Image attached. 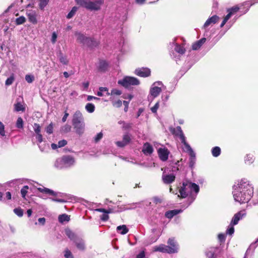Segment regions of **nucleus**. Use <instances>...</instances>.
<instances>
[{
    "instance_id": "obj_31",
    "label": "nucleus",
    "mask_w": 258,
    "mask_h": 258,
    "mask_svg": "<svg viewBox=\"0 0 258 258\" xmlns=\"http://www.w3.org/2000/svg\"><path fill=\"white\" fill-rule=\"evenodd\" d=\"M116 231L118 233L122 235H124L128 232V229L125 225H122L117 227Z\"/></svg>"
},
{
    "instance_id": "obj_42",
    "label": "nucleus",
    "mask_w": 258,
    "mask_h": 258,
    "mask_svg": "<svg viewBox=\"0 0 258 258\" xmlns=\"http://www.w3.org/2000/svg\"><path fill=\"white\" fill-rule=\"evenodd\" d=\"M59 60L63 64H68L69 61L66 56H64L61 53H59Z\"/></svg>"
},
{
    "instance_id": "obj_34",
    "label": "nucleus",
    "mask_w": 258,
    "mask_h": 258,
    "mask_svg": "<svg viewBox=\"0 0 258 258\" xmlns=\"http://www.w3.org/2000/svg\"><path fill=\"white\" fill-rule=\"evenodd\" d=\"M254 160L253 155L250 154H247L244 158L245 163L248 165L254 162Z\"/></svg>"
},
{
    "instance_id": "obj_16",
    "label": "nucleus",
    "mask_w": 258,
    "mask_h": 258,
    "mask_svg": "<svg viewBox=\"0 0 258 258\" xmlns=\"http://www.w3.org/2000/svg\"><path fill=\"white\" fill-rule=\"evenodd\" d=\"M162 91L161 87L155 86L154 85H152L150 89V95L155 98L158 97Z\"/></svg>"
},
{
    "instance_id": "obj_15",
    "label": "nucleus",
    "mask_w": 258,
    "mask_h": 258,
    "mask_svg": "<svg viewBox=\"0 0 258 258\" xmlns=\"http://www.w3.org/2000/svg\"><path fill=\"white\" fill-rule=\"evenodd\" d=\"M220 18L216 15H213L209 17L204 23L203 28L206 29L211 25H214L218 22Z\"/></svg>"
},
{
    "instance_id": "obj_44",
    "label": "nucleus",
    "mask_w": 258,
    "mask_h": 258,
    "mask_svg": "<svg viewBox=\"0 0 258 258\" xmlns=\"http://www.w3.org/2000/svg\"><path fill=\"white\" fill-rule=\"evenodd\" d=\"M26 22V18L25 17L22 16L16 18L15 23L17 25H20L24 24Z\"/></svg>"
},
{
    "instance_id": "obj_64",
    "label": "nucleus",
    "mask_w": 258,
    "mask_h": 258,
    "mask_svg": "<svg viewBox=\"0 0 258 258\" xmlns=\"http://www.w3.org/2000/svg\"><path fill=\"white\" fill-rule=\"evenodd\" d=\"M122 103V101L120 100H118L113 102V105L118 108L121 106Z\"/></svg>"
},
{
    "instance_id": "obj_36",
    "label": "nucleus",
    "mask_w": 258,
    "mask_h": 258,
    "mask_svg": "<svg viewBox=\"0 0 258 258\" xmlns=\"http://www.w3.org/2000/svg\"><path fill=\"white\" fill-rule=\"evenodd\" d=\"M71 128L72 126L70 125L66 124L61 127L60 131L62 134H66L69 133L71 131Z\"/></svg>"
},
{
    "instance_id": "obj_9",
    "label": "nucleus",
    "mask_w": 258,
    "mask_h": 258,
    "mask_svg": "<svg viewBox=\"0 0 258 258\" xmlns=\"http://www.w3.org/2000/svg\"><path fill=\"white\" fill-rule=\"evenodd\" d=\"M167 243L168 244L167 246L169 254L175 253L178 252V245L174 238H169L167 241Z\"/></svg>"
},
{
    "instance_id": "obj_29",
    "label": "nucleus",
    "mask_w": 258,
    "mask_h": 258,
    "mask_svg": "<svg viewBox=\"0 0 258 258\" xmlns=\"http://www.w3.org/2000/svg\"><path fill=\"white\" fill-rule=\"evenodd\" d=\"M108 67V63L106 60H100L98 66V69L100 72H105L107 70Z\"/></svg>"
},
{
    "instance_id": "obj_25",
    "label": "nucleus",
    "mask_w": 258,
    "mask_h": 258,
    "mask_svg": "<svg viewBox=\"0 0 258 258\" xmlns=\"http://www.w3.org/2000/svg\"><path fill=\"white\" fill-rule=\"evenodd\" d=\"M84 45H86L90 48H93L96 47L98 45V43L95 39L88 37Z\"/></svg>"
},
{
    "instance_id": "obj_11",
    "label": "nucleus",
    "mask_w": 258,
    "mask_h": 258,
    "mask_svg": "<svg viewBox=\"0 0 258 258\" xmlns=\"http://www.w3.org/2000/svg\"><path fill=\"white\" fill-rule=\"evenodd\" d=\"M134 73L140 77L146 78L151 75V70L148 68H139L135 70Z\"/></svg>"
},
{
    "instance_id": "obj_7",
    "label": "nucleus",
    "mask_w": 258,
    "mask_h": 258,
    "mask_svg": "<svg viewBox=\"0 0 258 258\" xmlns=\"http://www.w3.org/2000/svg\"><path fill=\"white\" fill-rule=\"evenodd\" d=\"M184 151L187 152L189 156V167L191 169L194 167L196 161V153L191 148L189 144L186 145L184 146Z\"/></svg>"
},
{
    "instance_id": "obj_2",
    "label": "nucleus",
    "mask_w": 258,
    "mask_h": 258,
    "mask_svg": "<svg viewBox=\"0 0 258 258\" xmlns=\"http://www.w3.org/2000/svg\"><path fill=\"white\" fill-rule=\"evenodd\" d=\"M199 191L200 186L198 184L186 180L183 181L182 185L179 189L180 195L178 197L182 199L188 196L190 197L192 199V201L188 204L189 205L195 200Z\"/></svg>"
},
{
    "instance_id": "obj_59",
    "label": "nucleus",
    "mask_w": 258,
    "mask_h": 258,
    "mask_svg": "<svg viewBox=\"0 0 258 258\" xmlns=\"http://www.w3.org/2000/svg\"><path fill=\"white\" fill-rule=\"evenodd\" d=\"M159 107V102H157L156 103V104L154 105V106L151 108V111L154 113H156Z\"/></svg>"
},
{
    "instance_id": "obj_54",
    "label": "nucleus",
    "mask_w": 258,
    "mask_h": 258,
    "mask_svg": "<svg viewBox=\"0 0 258 258\" xmlns=\"http://www.w3.org/2000/svg\"><path fill=\"white\" fill-rule=\"evenodd\" d=\"M103 136V135L102 132H100V133H98L94 137L95 142L98 143V142H99L101 140V139L102 138Z\"/></svg>"
},
{
    "instance_id": "obj_56",
    "label": "nucleus",
    "mask_w": 258,
    "mask_h": 258,
    "mask_svg": "<svg viewBox=\"0 0 258 258\" xmlns=\"http://www.w3.org/2000/svg\"><path fill=\"white\" fill-rule=\"evenodd\" d=\"M122 93L121 91L119 90L116 89H113L111 93H110V95H120Z\"/></svg>"
},
{
    "instance_id": "obj_12",
    "label": "nucleus",
    "mask_w": 258,
    "mask_h": 258,
    "mask_svg": "<svg viewBox=\"0 0 258 258\" xmlns=\"http://www.w3.org/2000/svg\"><path fill=\"white\" fill-rule=\"evenodd\" d=\"M26 15L28 17L29 21L33 24H36L37 23V14L35 10H27Z\"/></svg>"
},
{
    "instance_id": "obj_39",
    "label": "nucleus",
    "mask_w": 258,
    "mask_h": 258,
    "mask_svg": "<svg viewBox=\"0 0 258 258\" xmlns=\"http://www.w3.org/2000/svg\"><path fill=\"white\" fill-rule=\"evenodd\" d=\"M106 92L107 95H110V93L108 92V89L106 87H99V91H98L97 95L99 97L103 96V92Z\"/></svg>"
},
{
    "instance_id": "obj_43",
    "label": "nucleus",
    "mask_w": 258,
    "mask_h": 258,
    "mask_svg": "<svg viewBox=\"0 0 258 258\" xmlns=\"http://www.w3.org/2000/svg\"><path fill=\"white\" fill-rule=\"evenodd\" d=\"M16 126L18 128H23L24 127V121L22 117H19L17 120Z\"/></svg>"
},
{
    "instance_id": "obj_14",
    "label": "nucleus",
    "mask_w": 258,
    "mask_h": 258,
    "mask_svg": "<svg viewBox=\"0 0 258 258\" xmlns=\"http://www.w3.org/2000/svg\"><path fill=\"white\" fill-rule=\"evenodd\" d=\"M258 246V238L256 240L252 243L247 249L243 258H247L249 255L251 256L254 251L255 248Z\"/></svg>"
},
{
    "instance_id": "obj_5",
    "label": "nucleus",
    "mask_w": 258,
    "mask_h": 258,
    "mask_svg": "<svg viewBox=\"0 0 258 258\" xmlns=\"http://www.w3.org/2000/svg\"><path fill=\"white\" fill-rule=\"evenodd\" d=\"M117 83L125 88H127L131 86L139 85L140 82V81L135 77L125 76L122 79L119 80Z\"/></svg>"
},
{
    "instance_id": "obj_48",
    "label": "nucleus",
    "mask_w": 258,
    "mask_h": 258,
    "mask_svg": "<svg viewBox=\"0 0 258 258\" xmlns=\"http://www.w3.org/2000/svg\"><path fill=\"white\" fill-rule=\"evenodd\" d=\"M29 188V186L28 185L24 186L21 189V194L22 198L25 199L26 195L27 193V190Z\"/></svg>"
},
{
    "instance_id": "obj_18",
    "label": "nucleus",
    "mask_w": 258,
    "mask_h": 258,
    "mask_svg": "<svg viewBox=\"0 0 258 258\" xmlns=\"http://www.w3.org/2000/svg\"><path fill=\"white\" fill-rule=\"evenodd\" d=\"M83 122L84 118L82 113L79 110L76 111L73 115L72 123L76 124Z\"/></svg>"
},
{
    "instance_id": "obj_30",
    "label": "nucleus",
    "mask_w": 258,
    "mask_h": 258,
    "mask_svg": "<svg viewBox=\"0 0 258 258\" xmlns=\"http://www.w3.org/2000/svg\"><path fill=\"white\" fill-rule=\"evenodd\" d=\"M38 190L42 193H45L46 194H48L49 195H52L55 196L57 195L56 192H55L54 191H53L52 189H50L49 188H46V187H39L38 188Z\"/></svg>"
},
{
    "instance_id": "obj_49",
    "label": "nucleus",
    "mask_w": 258,
    "mask_h": 258,
    "mask_svg": "<svg viewBox=\"0 0 258 258\" xmlns=\"http://www.w3.org/2000/svg\"><path fill=\"white\" fill-rule=\"evenodd\" d=\"M146 249L141 250L136 256V258H146Z\"/></svg>"
},
{
    "instance_id": "obj_38",
    "label": "nucleus",
    "mask_w": 258,
    "mask_h": 258,
    "mask_svg": "<svg viewBox=\"0 0 258 258\" xmlns=\"http://www.w3.org/2000/svg\"><path fill=\"white\" fill-rule=\"evenodd\" d=\"M95 105L91 103H88L85 106V109L89 113H92L95 110Z\"/></svg>"
},
{
    "instance_id": "obj_51",
    "label": "nucleus",
    "mask_w": 258,
    "mask_h": 258,
    "mask_svg": "<svg viewBox=\"0 0 258 258\" xmlns=\"http://www.w3.org/2000/svg\"><path fill=\"white\" fill-rule=\"evenodd\" d=\"M131 137H130V135L127 133V134H125L123 135V138H122V141L126 144H128L130 141H131Z\"/></svg>"
},
{
    "instance_id": "obj_3",
    "label": "nucleus",
    "mask_w": 258,
    "mask_h": 258,
    "mask_svg": "<svg viewBox=\"0 0 258 258\" xmlns=\"http://www.w3.org/2000/svg\"><path fill=\"white\" fill-rule=\"evenodd\" d=\"M75 163V159L71 155H63L56 159L54 162V167L58 170L68 169Z\"/></svg>"
},
{
    "instance_id": "obj_26",
    "label": "nucleus",
    "mask_w": 258,
    "mask_h": 258,
    "mask_svg": "<svg viewBox=\"0 0 258 258\" xmlns=\"http://www.w3.org/2000/svg\"><path fill=\"white\" fill-rule=\"evenodd\" d=\"M66 235L68 238L73 242L79 237L78 235L76 234L73 231L69 228H66L64 230Z\"/></svg>"
},
{
    "instance_id": "obj_27",
    "label": "nucleus",
    "mask_w": 258,
    "mask_h": 258,
    "mask_svg": "<svg viewBox=\"0 0 258 258\" xmlns=\"http://www.w3.org/2000/svg\"><path fill=\"white\" fill-rule=\"evenodd\" d=\"M206 39L203 37L198 40L192 45V49L195 50H198L203 45V44L206 42Z\"/></svg>"
},
{
    "instance_id": "obj_4",
    "label": "nucleus",
    "mask_w": 258,
    "mask_h": 258,
    "mask_svg": "<svg viewBox=\"0 0 258 258\" xmlns=\"http://www.w3.org/2000/svg\"><path fill=\"white\" fill-rule=\"evenodd\" d=\"M77 5L90 11H98L104 3L103 0H75Z\"/></svg>"
},
{
    "instance_id": "obj_33",
    "label": "nucleus",
    "mask_w": 258,
    "mask_h": 258,
    "mask_svg": "<svg viewBox=\"0 0 258 258\" xmlns=\"http://www.w3.org/2000/svg\"><path fill=\"white\" fill-rule=\"evenodd\" d=\"M58 220L59 223H63L65 222H69L70 220V216L66 214L59 215Z\"/></svg>"
},
{
    "instance_id": "obj_61",
    "label": "nucleus",
    "mask_w": 258,
    "mask_h": 258,
    "mask_svg": "<svg viewBox=\"0 0 258 258\" xmlns=\"http://www.w3.org/2000/svg\"><path fill=\"white\" fill-rule=\"evenodd\" d=\"M96 211H97V212H102V213H106V214H109V213H111V209H109L108 210H106L104 209H103V208H99V209H96L95 210Z\"/></svg>"
},
{
    "instance_id": "obj_41",
    "label": "nucleus",
    "mask_w": 258,
    "mask_h": 258,
    "mask_svg": "<svg viewBox=\"0 0 258 258\" xmlns=\"http://www.w3.org/2000/svg\"><path fill=\"white\" fill-rule=\"evenodd\" d=\"M49 0H39V8L41 10H43L48 5Z\"/></svg>"
},
{
    "instance_id": "obj_46",
    "label": "nucleus",
    "mask_w": 258,
    "mask_h": 258,
    "mask_svg": "<svg viewBox=\"0 0 258 258\" xmlns=\"http://www.w3.org/2000/svg\"><path fill=\"white\" fill-rule=\"evenodd\" d=\"M14 212L19 217H22L24 214L23 210L20 208H15Z\"/></svg>"
},
{
    "instance_id": "obj_62",
    "label": "nucleus",
    "mask_w": 258,
    "mask_h": 258,
    "mask_svg": "<svg viewBox=\"0 0 258 258\" xmlns=\"http://www.w3.org/2000/svg\"><path fill=\"white\" fill-rule=\"evenodd\" d=\"M67 144V141L66 140H62L58 142V146L59 148L63 147Z\"/></svg>"
},
{
    "instance_id": "obj_22",
    "label": "nucleus",
    "mask_w": 258,
    "mask_h": 258,
    "mask_svg": "<svg viewBox=\"0 0 258 258\" xmlns=\"http://www.w3.org/2000/svg\"><path fill=\"white\" fill-rule=\"evenodd\" d=\"M75 35L77 38V41L84 45L88 37L86 36L83 33L79 31H76Z\"/></svg>"
},
{
    "instance_id": "obj_21",
    "label": "nucleus",
    "mask_w": 258,
    "mask_h": 258,
    "mask_svg": "<svg viewBox=\"0 0 258 258\" xmlns=\"http://www.w3.org/2000/svg\"><path fill=\"white\" fill-rule=\"evenodd\" d=\"M162 178L163 182L165 184H169L172 183L175 180V176L173 174H163Z\"/></svg>"
},
{
    "instance_id": "obj_19",
    "label": "nucleus",
    "mask_w": 258,
    "mask_h": 258,
    "mask_svg": "<svg viewBox=\"0 0 258 258\" xmlns=\"http://www.w3.org/2000/svg\"><path fill=\"white\" fill-rule=\"evenodd\" d=\"M246 215V213L244 212L240 211L236 213L231 222L230 225H235L238 224L239 221L243 217Z\"/></svg>"
},
{
    "instance_id": "obj_52",
    "label": "nucleus",
    "mask_w": 258,
    "mask_h": 258,
    "mask_svg": "<svg viewBox=\"0 0 258 258\" xmlns=\"http://www.w3.org/2000/svg\"><path fill=\"white\" fill-rule=\"evenodd\" d=\"M33 129L36 134L40 133L41 126L39 124L35 123L33 125Z\"/></svg>"
},
{
    "instance_id": "obj_60",
    "label": "nucleus",
    "mask_w": 258,
    "mask_h": 258,
    "mask_svg": "<svg viewBox=\"0 0 258 258\" xmlns=\"http://www.w3.org/2000/svg\"><path fill=\"white\" fill-rule=\"evenodd\" d=\"M226 238V235L223 233H219L218 235V239L220 242H223L225 241Z\"/></svg>"
},
{
    "instance_id": "obj_8",
    "label": "nucleus",
    "mask_w": 258,
    "mask_h": 258,
    "mask_svg": "<svg viewBox=\"0 0 258 258\" xmlns=\"http://www.w3.org/2000/svg\"><path fill=\"white\" fill-rule=\"evenodd\" d=\"M222 254V249L220 246L212 247L209 248L206 252V254L208 258H218Z\"/></svg>"
},
{
    "instance_id": "obj_10",
    "label": "nucleus",
    "mask_w": 258,
    "mask_h": 258,
    "mask_svg": "<svg viewBox=\"0 0 258 258\" xmlns=\"http://www.w3.org/2000/svg\"><path fill=\"white\" fill-rule=\"evenodd\" d=\"M172 133L175 134V136H178L179 138L181 143L184 146L189 144L186 141V137H185L181 127L180 126H177L176 128L174 129Z\"/></svg>"
},
{
    "instance_id": "obj_23",
    "label": "nucleus",
    "mask_w": 258,
    "mask_h": 258,
    "mask_svg": "<svg viewBox=\"0 0 258 258\" xmlns=\"http://www.w3.org/2000/svg\"><path fill=\"white\" fill-rule=\"evenodd\" d=\"M74 128L76 130V133L79 136H81L84 132L85 130V123L81 122L76 124H73Z\"/></svg>"
},
{
    "instance_id": "obj_37",
    "label": "nucleus",
    "mask_w": 258,
    "mask_h": 258,
    "mask_svg": "<svg viewBox=\"0 0 258 258\" xmlns=\"http://www.w3.org/2000/svg\"><path fill=\"white\" fill-rule=\"evenodd\" d=\"M240 9V7L238 5L233 6L230 8H229L227 10V12L228 13H231V15H233L235 13H236Z\"/></svg>"
},
{
    "instance_id": "obj_55",
    "label": "nucleus",
    "mask_w": 258,
    "mask_h": 258,
    "mask_svg": "<svg viewBox=\"0 0 258 258\" xmlns=\"http://www.w3.org/2000/svg\"><path fill=\"white\" fill-rule=\"evenodd\" d=\"M234 232V228L233 225H231L230 226H229L226 230V233L229 235H232Z\"/></svg>"
},
{
    "instance_id": "obj_58",
    "label": "nucleus",
    "mask_w": 258,
    "mask_h": 258,
    "mask_svg": "<svg viewBox=\"0 0 258 258\" xmlns=\"http://www.w3.org/2000/svg\"><path fill=\"white\" fill-rule=\"evenodd\" d=\"M0 135L2 136H5V126L4 124L0 121Z\"/></svg>"
},
{
    "instance_id": "obj_47",
    "label": "nucleus",
    "mask_w": 258,
    "mask_h": 258,
    "mask_svg": "<svg viewBox=\"0 0 258 258\" xmlns=\"http://www.w3.org/2000/svg\"><path fill=\"white\" fill-rule=\"evenodd\" d=\"M15 78L14 74L11 75L6 81L5 85L6 86H10L13 83Z\"/></svg>"
},
{
    "instance_id": "obj_40",
    "label": "nucleus",
    "mask_w": 258,
    "mask_h": 258,
    "mask_svg": "<svg viewBox=\"0 0 258 258\" xmlns=\"http://www.w3.org/2000/svg\"><path fill=\"white\" fill-rule=\"evenodd\" d=\"M15 110L17 111H24L25 107L20 103L17 102L14 105Z\"/></svg>"
},
{
    "instance_id": "obj_13",
    "label": "nucleus",
    "mask_w": 258,
    "mask_h": 258,
    "mask_svg": "<svg viewBox=\"0 0 258 258\" xmlns=\"http://www.w3.org/2000/svg\"><path fill=\"white\" fill-rule=\"evenodd\" d=\"M158 153L161 161H166L168 159L169 151L167 148H159L158 150Z\"/></svg>"
},
{
    "instance_id": "obj_57",
    "label": "nucleus",
    "mask_w": 258,
    "mask_h": 258,
    "mask_svg": "<svg viewBox=\"0 0 258 258\" xmlns=\"http://www.w3.org/2000/svg\"><path fill=\"white\" fill-rule=\"evenodd\" d=\"M46 133L48 134H51L53 133V124L52 123H50L46 128Z\"/></svg>"
},
{
    "instance_id": "obj_17",
    "label": "nucleus",
    "mask_w": 258,
    "mask_h": 258,
    "mask_svg": "<svg viewBox=\"0 0 258 258\" xmlns=\"http://www.w3.org/2000/svg\"><path fill=\"white\" fill-rule=\"evenodd\" d=\"M142 151L145 155L148 156L153 153L154 149L149 143L146 142L143 145Z\"/></svg>"
},
{
    "instance_id": "obj_28",
    "label": "nucleus",
    "mask_w": 258,
    "mask_h": 258,
    "mask_svg": "<svg viewBox=\"0 0 258 258\" xmlns=\"http://www.w3.org/2000/svg\"><path fill=\"white\" fill-rule=\"evenodd\" d=\"M154 251L169 253V250H168V246L163 244H161L158 246H155L154 247Z\"/></svg>"
},
{
    "instance_id": "obj_50",
    "label": "nucleus",
    "mask_w": 258,
    "mask_h": 258,
    "mask_svg": "<svg viewBox=\"0 0 258 258\" xmlns=\"http://www.w3.org/2000/svg\"><path fill=\"white\" fill-rule=\"evenodd\" d=\"M64 256L66 258H74L72 252L69 249H66L64 251Z\"/></svg>"
},
{
    "instance_id": "obj_32",
    "label": "nucleus",
    "mask_w": 258,
    "mask_h": 258,
    "mask_svg": "<svg viewBox=\"0 0 258 258\" xmlns=\"http://www.w3.org/2000/svg\"><path fill=\"white\" fill-rule=\"evenodd\" d=\"M212 155L214 157H217L220 156L221 153V148L218 146H215L211 149Z\"/></svg>"
},
{
    "instance_id": "obj_63",
    "label": "nucleus",
    "mask_w": 258,
    "mask_h": 258,
    "mask_svg": "<svg viewBox=\"0 0 258 258\" xmlns=\"http://www.w3.org/2000/svg\"><path fill=\"white\" fill-rule=\"evenodd\" d=\"M57 37V34H56V33L55 32H53L52 33L51 39V41L52 43L54 44L56 42Z\"/></svg>"
},
{
    "instance_id": "obj_24",
    "label": "nucleus",
    "mask_w": 258,
    "mask_h": 258,
    "mask_svg": "<svg viewBox=\"0 0 258 258\" xmlns=\"http://www.w3.org/2000/svg\"><path fill=\"white\" fill-rule=\"evenodd\" d=\"M182 210L181 209H174L172 210H169L165 212V216L168 218L171 219L174 216L182 212Z\"/></svg>"
},
{
    "instance_id": "obj_35",
    "label": "nucleus",
    "mask_w": 258,
    "mask_h": 258,
    "mask_svg": "<svg viewBox=\"0 0 258 258\" xmlns=\"http://www.w3.org/2000/svg\"><path fill=\"white\" fill-rule=\"evenodd\" d=\"M78 10V8L76 6L73 7L71 10L69 12V13L67 15L66 17L68 19H70L72 18L76 14L77 11Z\"/></svg>"
},
{
    "instance_id": "obj_45",
    "label": "nucleus",
    "mask_w": 258,
    "mask_h": 258,
    "mask_svg": "<svg viewBox=\"0 0 258 258\" xmlns=\"http://www.w3.org/2000/svg\"><path fill=\"white\" fill-rule=\"evenodd\" d=\"M251 6H250V4H249V2H245L241 4L240 7H244V8H246V10L243 12L242 14H246L249 10V8H250Z\"/></svg>"
},
{
    "instance_id": "obj_20",
    "label": "nucleus",
    "mask_w": 258,
    "mask_h": 258,
    "mask_svg": "<svg viewBox=\"0 0 258 258\" xmlns=\"http://www.w3.org/2000/svg\"><path fill=\"white\" fill-rule=\"evenodd\" d=\"M77 248L81 251H84L86 249V246L84 240L79 236L74 241Z\"/></svg>"
},
{
    "instance_id": "obj_6",
    "label": "nucleus",
    "mask_w": 258,
    "mask_h": 258,
    "mask_svg": "<svg viewBox=\"0 0 258 258\" xmlns=\"http://www.w3.org/2000/svg\"><path fill=\"white\" fill-rule=\"evenodd\" d=\"M185 49L183 46L177 43L175 44L173 50L170 52V56L177 63L180 60L181 57L184 54Z\"/></svg>"
},
{
    "instance_id": "obj_53",
    "label": "nucleus",
    "mask_w": 258,
    "mask_h": 258,
    "mask_svg": "<svg viewBox=\"0 0 258 258\" xmlns=\"http://www.w3.org/2000/svg\"><path fill=\"white\" fill-rule=\"evenodd\" d=\"M25 80L28 83H31L34 80V77L31 75H26Z\"/></svg>"
},
{
    "instance_id": "obj_1",
    "label": "nucleus",
    "mask_w": 258,
    "mask_h": 258,
    "mask_svg": "<svg viewBox=\"0 0 258 258\" xmlns=\"http://www.w3.org/2000/svg\"><path fill=\"white\" fill-rule=\"evenodd\" d=\"M232 189L234 201L240 204L248 203L253 196V186L246 178H242L235 182Z\"/></svg>"
}]
</instances>
